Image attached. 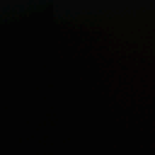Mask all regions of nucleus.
<instances>
[{"mask_svg":"<svg viewBox=\"0 0 155 155\" xmlns=\"http://www.w3.org/2000/svg\"><path fill=\"white\" fill-rule=\"evenodd\" d=\"M132 127L134 128H137L139 127L140 126L136 124L135 122H134L132 124Z\"/></svg>","mask_w":155,"mask_h":155,"instance_id":"obj_1","label":"nucleus"}]
</instances>
